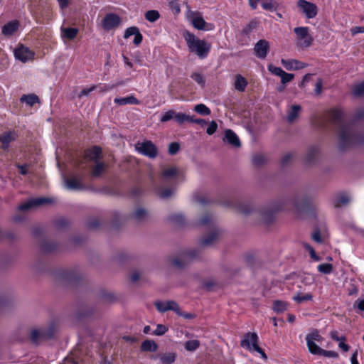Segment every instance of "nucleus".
Here are the masks:
<instances>
[{
  "mask_svg": "<svg viewBox=\"0 0 364 364\" xmlns=\"http://www.w3.org/2000/svg\"><path fill=\"white\" fill-rule=\"evenodd\" d=\"M326 117L331 124L339 128L338 148L341 151L364 147V129L358 128L354 124H346L344 112L341 108L330 109Z\"/></svg>",
  "mask_w": 364,
  "mask_h": 364,
  "instance_id": "1",
  "label": "nucleus"
},
{
  "mask_svg": "<svg viewBox=\"0 0 364 364\" xmlns=\"http://www.w3.org/2000/svg\"><path fill=\"white\" fill-rule=\"evenodd\" d=\"M312 203L311 197L297 196L294 199L281 198L274 201L269 208H264L260 210L262 220L269 224L274 220V214L277 211L288 209L289 205H292L297 211L302 212L307 210Z\"/></svg>",
  "mask_w": 364,
  "mask_h": 364,
  "instance_id": "2",
  "label": "nucleus"
},
{
  "mask_svg": "<svg viewBox=\"0 0 364 364\" xmlns=\"http://www.w3.org/2000/svg\"><path fill=\"white\" fill-rule=\"evenodd\" d=\"M58 329V324L54 321L49 322L45 326L33 328L30 331V341L33 344L38 346L44 341L52 339Z\"/></svg>",
  "mask_w": 364,
  "mask_h": 364,
  "instance_id": "3",
  "label": "nucleus"
},
{
  "mask_svg": "<svg viewBox=\"0 0 364 364\" xmlns=\"http://www.w3.org/2000/svg\"><path fill=\"white\" fill-rule=\"evenodd\" d=\"M183 37L191 53H194L202 59L208 55L211 48L210 43H207L205 40L198 38L194 34L188 31L183 33Z\"/></svg>",
  "mask_w": 364,
  "mask_h": 364,
  "instance_id": "4",
  "label": "nucleus"
},
{
  "mask_svg": "<svg viewBox=\"0 0 364 364\" xmlns=\"http://www.w3.org/2000/svg\"><path fill=\"white\" fill-rule=\"evenodd\" d=\"M200 252L198 250L191 249L183 252L178 256L171 259V264L176 269H181L189 265L194 259L199 257Z\"/></svg>",
  "mask_w": 364,
  "mask_h": 364,
  "instance_id": "5",
  "label": "nucleus"
},
{
  "mask_svg": "<svg viewBox=\"0 0 364 364\" xmlns=\"http://www.w3.org/2000/svg\"><path fill=\"white\" fill-rule=\"evenodd\" d=\"M258 340L259 338L256 333L248 332L244 335V338L240 342V346L243 348L257 352L262 358L266 360L267 356L264 351L258 346Z\"/></svg>",
  "mask_w": 364,
  "mask_h": 364,
  "instance_id": "6",
  "label": "nucleus"
},
{
  "mask_svg": "<svg viewBox=\"0 0 364 364\" xmlns=\"http://www.w3.org/2000/svg\"><path fill=\"white\" fill-rule=\"evenodd\" d=\"M55 279L63 285H72L79 280L80 276L75 270L60 269L55 273Z\"/></svg>",
  "mask_w": 364,
  "mask_h": 364,
  "instance_id": "7",
  "label": "nucleus"
},
{
  "mask_svg": "<svg viewBox=\"0 0 364 364\" xmlns=\"http://www.w3.org/2000/svg\"><path fill=\"white\" fill-rule=\"evenodd\" d=\"M83 176L72 175L69 178L64 177L65 187L71 191L85 190V186L83 184Z\"/></svg>",
  "mask_w": 364,
  "mask_h": 364,
  "instance_id": "8",
  "label": "nucleus"
},
{
  "mask_svg": "<svg viewBox=\"0 0 364 364\" xmlns=\"http://www.w3.org/2000/svg\"><path fill=\"white\" fill-rule=\"evenodd\" d=\"M136 149L141 154L151 159H154L158 155V149L151 141H145L138 143Z\"/></svg>",
  "mask_w": 364,
  "mask_h": 364,
  "instance_id": "9",
  "label": "nucleus"
},
{
  "mask_svg": "<svg viewBox=\"0 0 364 364\" xmlns=\"http://www.w3.org/2000/svg\"><path fill=\"white\" fill-rule=\"evenodd\" d=\"M294 32L297 38L301 41L300 46L302 47H309L313 42V38L309 33L308 27H296L294 29Z\"/></svg>",
  "mask_w": 364,
  "mask_h": 364,
  "instance_id": "10",
  "label": "nucleus"
},
{
  "mask_svg": "<svg viewBox=\"0 0 364 364\" xmlns=\"http://www.w3.org/2000/svg\"><path fill=\"white\" fill-rule=\"evenodd\" d=\"M154 305L156 309L161 313H164L167 311H173L176 314H181V311L179 307V305L175 301H155Z\"/></svg>",
  "mask_w": 364,
  "mask_h": 364,
  "instance_id": "11",
  "label": "nucleus"
},
{
  "mask_svg": "<svg viewBox=\"0 0 364 364\" xmlns=\"http://www.w3.org/2000/svg\"><path fill=\"white\" fill-rule=\"evenodd\" d=\"M297 6L308 18H313L317 15L318 8L316 5L313 3L306 0H299Z\"/></svg>",
  "mask_w": 364,
  "mask_h": 364,
  "instance_id": "12",
  "label": "nucleus"
},
{
  "mask_svg": "<svg viewBox=\"0 0 364 364\" xmlns=\"http://www.w3.org/2000/svg\"><path fill=\"white\" fill-rule=\"evenodd\" d=\"M269 43L265 39L258 41L254 46L255 56L260 59H264L269 51Z\"/></svg>",
  "mask_w": 364,
  "mask_h": 364,
  "instance_id": "13",
  "label": "nucleus"
},
{
  "mask_svg": "<svg viewBox=\"0 0 364 364\" xmlns=\"http://www.w3.org/2000/svg\"><path fill=\"white\" fill-rule=\"evenodd\" d=\"M14 55L18 60L26 63L33 59L34 53L28 48L20 45L14 51Z\"/></svg>",
  "mask_w": 364,
  "mask_h": 364,
  "instance_id": "14",
  "label": "nucleus"
},
{
  "mask_svg": "<svg viewBox=\"0 0 364 364\" xmlns=\"http://www.w3.org/2000/svg\"><path fill=\"white\" fill-rule=\"evenodd\" d=\"M18 138V134L14 130H9L8 132H4L0 134V142L1 143V149L7 150L10 144Z\"/></svg>",
  "mask_w": 364,
  "mask_h": 364,
  "instance_id": "15",
  "label": "nucleus"
},
{
  "mask_svg": "<svg viewBox=\"0 0 364 364\" xmlns=\"http://www.w3.org/2000/svg\"><path fill=\"white\" fill-rule=\"evenodd\" d=\"M121 19L119 16L115 14H107L102 21V26L105 30H111L119 26Z\"/></svg>",
  "mask_w": 364,
  "mask_h": 364,
  "instance_id": "16",
  "label": "nucleus"
},
{
  "mask_svg": "<svg viewBox=\"0 0 364 364\" xmlns=\"http://www.w3.org/2000/svg\"><path fill=\"white\" fill-rule=\"evenodd\" d=\"M228 205L234 208L239 213L245 215H250L254 210V207L252 203H245L242 201H231L230 203L228 204Z\"/></svg>",
  "mask_w": 364,
  "mask_h": 364,
  "instance_id": "17",
  "label": "nucleus"
},
{
  "mask_svg": "<svg viewBox=\"0 0 364 364\" xmlns=\"http://www.w3.org/2000/svg\"><path fill=\"white\" fill-rule=\"evenodd\" d=\"M193 26L198 30H205L206 22L199 12L190 11L188 16Z\"/></svg>",
  "mask_w": 364,
  "mask_h": 364,
  "instance_id": "18",
  "label": "nucleus"
},
{
  "mask_svg": "<svg viewBox=\"0 0 364 364\" xmlns=\"http://www.w3.org/2000/svg\"><path fill=\"white\" fill-rule=\"evenodd\" d=\"M51 203V200L48 198H37L34 199H31L28 200L27 203H25L21 205L18 208L21 210H28L32 207L39 206L46 203Z\"/></svg>",
  "mask_w": 364,
  "mask_h": 364,
  "instance_id": "19",
  "label": "nucleus"
},
{
  "mask_svg": "<svg viewBox=\"0 0 364 364\" xmlns=\"http://www.w3.org/2000/svg\"><path fill=\"white\" fill-rule=\"evenodd\" d=\"M281 63L283 66L288 70H299L306 67V64L304 63L294 59H282Z\"/></svg>",
  "mask_w": 364,
  "mask_h": 364,
  "instance_id": "20",
  "label": "nucleus"
},
{
  "mask_svg": "<svg viewBox=\"0 0 364 364\" xmlns=\"http://www.w3.org/2000/svg\"><path fill=\"white\" fill-rule=\"evenodd\" d=\"M19 27V22L14 20L6 23L1 28V33L5 36H12Z\"/></svg>",
  "mask_w": 364,
  "mask_h": 364,
  "instance_id": "21",
  "label": "nucleus"
},
{
  "mask_svg": "<svg viewBox=\"0 0 364 364\" xmlns=\"http://www.w3.org/2000/svg\"><path fill=\"white\" fill-rule=\"evenodd\" d=\"M224 140H225L228 144L234 147H240L241 146V143L238 136L231 129H227L225 132Z\"/></svg>",
  "mask_w": 364,
  "mask_h": 364,
  "instance_id": "22",
  "label": "nucleus"
},
{
  "mask_svg": "<svg viewBox=\"0 0 364 364\" xmlns=\"http://www.w3.org/2000/svg\"><path fill=\"white\" fill-rule=\"evenodd\" d=\"M159 358L162 364H172L175 362L176 354L175 353H161L152 355L151 359Z\"/></svg>",
  "mask_w": 364,
  "mask_h": 364,
  "instance_id": "23",
  "label": "nucleus"
},
{
  "mask_svg": "<svg viewBox=\"0 0 364 364\" xmlns=\"http://www.w3.org/2000/svg\"><path fill=\"white\" fill-rule=\"evenodd\" d=\"M40 250L43 253H51L57 250L58 245L54 242H49L47 240H41L39 242Z\"/></svg>",
  "mask_w": 364,
  "mask_h": 364,
  "instance_id": "24",
  "label": "nucleus"
},
{
  "mask_svg": "<svg viewBox=\"0 0 364 364\" xmlns=\"http://www.w3.org/2000/svg\"><path fill=\"white\" fill-rule=\"evenodd\" d=\"M319 149L317 146L310 147L306 154L304 161L306 165H311L315 163Z\"/></svg>",
  "mask_w": 364,
  "mask_h": 364,
  "instance_id": "25",
  "label": "nucleus"
},
{
  "mask_svg": "<svg viewBox=\"0 0 364 364\" xmlns=\"http://www.w3.org/2000/svg\"><path fill=\"white\" fill-rule=\"evenodd\" d=\"M218 230H213L208 235L200 240V246L205 247L212 245L218 239Z\"/></svg>",
  "mask_w": 364,
  "mask_h": 364,
  "instance_id": "26",
  "label": "nucleus"
},
{
  "mask_svg": "<svg viewBox=\"0 0 364 364\" xmlns=\"http://www.w3.org/2000/svg\"><path fill=\"white\" fill-rule=\"evenodd\" d=\"M114 103L117 104L118 105L122 106L125 105H138L139 104V101L133 95L124 97H120V98H115L114 100Z\"/></svg>",
  "mask_w": 364,
  "mask_h": 364,
  "instance_id": "27",
  "label": "nucleus"
},
{
  "mask_svg": "<svg viewBox=\"0 0 364 364\" xmlns=\"http://www.w3.org/2000/svg\"><path fill=\"white\" fill-rule=\"evenodd\" d=\"M140 348L144 352H156L158 345L154 341L147 339L141 343Z\"/></svg>",
  "mask_w": 364,
  "mask_h": 364,
  "instance_id": "28",
  "label": "nucleus"
},
{
  "mask_svg": "<svg viewBox=\"0 0 364 364\" xmlns=\"http://www.w3.org/2000/svg\"><path fill=\"white\" fill-rule=\"evenodd\" d=\"M78 32L79 30L76 28H61L62 38L70 41L74 39Z\"/></svg>",
  "mask_w": 364,
  "mask_h": 364,
  "instance_id": "29",
  "label": "nucleus"
},
{
  "mask_svg": "<svg viewBox=\"0 0 364 364\" xmlns=\"http://www.w3.org/2000/svg\"><path fill=\"white\" fill-rule=\"evenodd\" d=\"M247 85V80L241 75H236L234 82L235 89L240 92H244Z\"/></svg>",
  "mask_w": 364,
  "mask_h": 364,
  "instance_id": "30",
  "label": "nucleus"
},
{
  "mask_svg": "<svg viewBox=\"0 0 364 364\" xmlns=\"http://www.w3.org/2000/svg\"><path fill=\"white\" fill-rule=\"evenodd\" d=\"M301 109V107L298 105H294L291 107V109L287 114V120L291 123L293 122L299 116V114Z\"/></svg>",
  "mask_w": 364,
  "mask_h": 364,
  "instance_id": "31",
  "label": "nucleus"
},
{
  "mask_svg": "<svg viewBox=\"0 0 364 364\" xmlns=\"http://www.w3.org/2000/svg\"><path fill=\"white\" fill-rule=\"evenodd\" d=\"M173 120L178 124H183L185 122L193 121V117L185 113L176 112L174 111Z\"/></svg>",
  "mask_w": 364,
  "mask_h": 364,
  "instance_id": "32",
  "label": "nucleus"
},
{
  "mask_svg": "<svg viewBox=\"0 0 364 364\" xmlns=\"http://www.w3.org/2000/svg\"><path fill=\"white\" fill-rule=\"evenodd\" d=\"M20 101L21 102H26L27 105L30 106H33L36 103H38L40 102L39 97L35 94H29V95H23Z\"/></svg>",
  "mask_w": 364,
  "mask_h": 364,
  "instance_id": "33",
  "label": "nucleus"
},
{
  "mask_svg": "<svg viewBox=\"0 0 364 364\" xmlns=\"http://www.w3.org/2000/svg\"><path fill=\"white\" fill-rule=\"evenodd\" d=\"M132 217L136 221H144L148 218V213L145 209L139 208L132 213Z\"/></svg>",
  "mask_w": 364,
  "mask_h": 364,
  "instance_id": "34",
  "label": "nucleus"
},
{
  "mask_svg": "<svg viewBox=\"0 0 364 364\" xmlns=\"http://www.w3.org/2000/svg\"><path fill=\"white\" fill-rule=\"evenodd\" d=\"M101 153V148L95 146L88 151L87 156L90 160L97 161L100 157Z\"/></svg>",
  "mask_w": 364,
  "mask_h": 364,
  "instance_id": "35",
  "label": "nucleus"
},
{
  "mask_svg": "<svg viewBox=\"0 0 364 364\" xmlns=\"http://www.w3.org/2000/svg\"><path fill=\"white\" fill-rule=\"evenodd\" d=\"M156 193L160 198L168 199L173 196L174 190L169 188H159Z\"/></svg>",
  "mask_w": 364,
  "mask_h": 364,
  "instance_id": "36",
  "label": "nucleus"
},
{
  "mask_svg": "<svg viewBox=\"0 0 364 364\" xmlns=\"http://www.w3.org/2000/svg\"><path fill=\"white\" fill-rule=\"evenodd\" d=\"M178 173V168L175 166L164 168L161 173L163 179L171 178L176 176Z\"/></svg>",
  "mask_w": 364,
  "mask_h": 364,
  "instance_id": "37",
  "label": "nucleus"
},
{
  "mask_svg": "<svg viewBox=\"0 0 364 364\" xmlns=\"http://www.w3.org/2000/svg\"><path fill=\"white\" fill-rule=\"evenodd\" d=\"M258 26V21L256 20H251L242 30V33L248 36L253 31H255Z\"/></svg>",
  "mask_w": 364,
  "mask_h": 364,
  "instance_id": "38",
  "label": "nucleus"
},
{
  "mask_svg": "<svg viewBox=\"0 0 364 364\" xmlns=\"http://www.w3.org/2000/svg\"><path fill=\"white\" fill-rule=\"evenodd\" d=\"M144 17L148 21L154 23L160 18V14L156 10H149L145 13Z\"/></svg>",
  "mask_w": 364,
  "mask_h": 364,
  "instance_id": "39",
  "label": "nucleus"
},
{
  "mask_svg": "<svg viewBox=\"0 0 364 364\" xmlns=\"http://www.w3.org/2000/svg\"><path fill=\"white\" fill-rule=\"evenodd\" d=\"M308 349L309 352L314 355H321V352L323 350L318 345H316L314 342L311 341H307L306 342Z\"/></svg>",
  "mask_w": 364,
  "mask_h": 364,
  "instance_id": "40",
  "label": "nucleus"
},
{
  "mask_svg": "<svg viewBox=\"0 0 364 364\" xmlns=\"http://www.w3.org/2000/svg\"><path fill=\"white\" fill-rule=\"evenodd\" d=\"M349 197L346 194H341L337 196L334 200V206L338 208L341 205H346L349 202Z\"/></svg>",
  "mask_w": 364,
  "mask_h": 364,
  "instance_id": "41",
  "label": "nucleus"
},
{
  "mask_svg": "<svg viewBox=\"0 0 364 364\" xmlns=\"http://www.w3.org/2000/svg\"><path fill=\"white\" fill-rule=\"evenodd\" d=\"M168 220L177 225H182L185 223V218L181 213L173 214L168 216Z\"/></svg>",
  "mask_w": 364,
  "mask_h": 364,
  "instance_id": "42",
  "label": "nucleus"
},
{
  "mask_svg": "<svg viewBox=\"0 0 364 364\" xmlns=\"http://www.w3.org/2000/svg\"><path fill=\"white\" fill-rule=\"evenodd\" d=\"M198 340H189L185 343V349L188 351H194L200 346Z\"/></svg>",
  "mask_w": 364,
  "mask_h": 364,
  "instance_id": "43",
  "label": "nucleus"
},
{
  "mask_svg": "<svg viewBox=\"0 0 364 364\" xmlns=\"http://www.w3.org/2000/svg\"><path fill=\"white\" fill-rule=\"evenodd\" d=\"M295 157L294 153H287L285 154L281 159V165L283 167L289 166L291 161H293Z\"/></svg>",
  "mask_w": 364,
  "mask_h": 364,
  "instance_id": "44",
  "label": "nucleus"
},
{
  "mask_svg": "<svg viewBox=\"0 0 364 364\" xmlns=\"http://www.w3.org/2000/svg\"><path fill=\"white\" fill-rule=\"evenodd\" d=\"M353 95L355 97H363L364 95V81L354 85Z\"/></svg>",
  "mask_w": 364,
  "mask_h": 364,
  "instance_id": "45",
  "label": "nucleus"
},
{
  "mask_svg": "<svg viewBox=\"0 0 364 364\" xmlns=\"http://www.w3.org/2000/svg\"><path fill=\"white\" fill-rule=\"evenodd\" d=\"M105 170V165L102 162L97 164L92 168V176L93 177H99Z\"/></svg>",
  "mask_w": 364,
  "mask_h": 364,
  "instance_id": "46",
  "label": "nucleus"
},
{
  "mask_svg": "<svg viewBox=\"0 0 364 364\" xmlns=\"http://www.w3.org/2000/svg\"><path fill=\"white\" fill-rule=\"evenodd\" d=\"M323 338L319 334L318 331L317 330H313L310 333L306 335V340L307 341H311L312 342L318 341L321 342L322 341Z\"/></svg>",
  "mask_w": 364,
  "mask_h": 364,
  "instance_id": "47",
  "label": "nucleus"
},
{
  "mask_svg": "<svg viewBox=\"0 0 364 364\" xmlns=\"http://www.w3.org/2000/svg\"><path fill=\"white\" fill-rule=\"evenodd\" d=\"M194 111L201 115H209L210 114V109L203 104L196 105Z\"/></svg>",
  "mask_w": 364,
  "mask_h": 364,
  "instance_id": "48",
  "label": "nucleus"
},
{
  "mask_svg": "<svg viewBox=\"0 0 364 364\" xmlns=\"http://www.w3.org/2000/svg\"><path fill=\"white\" fill-rule=\"evenodd\" d=\"M261 5L263 9L270 11H275L278 6L277 3L274 0L263 1Z\"/></svg>",
  "mask_w": 364,
  "mask_h": 364,
  "instance_id": "49",
  "label": "nucleus"
},
{
  "mask_svg": "<svg viewBox=\"0 0 364 364\" xmlns=\"http://www.w3.org/2000/svg\"><path fill=\"white\" fill-rule=\"evenodd\" d=\"M333 267L330 263H323L318 266V270L319 272L328 274L333 271Z\"/></svg>",
  "mask_w": 364,
  "mask_h": 364,
  "instance_id": "50",
  "label": "nucleus"
},
{
  "mask_svg": "<svg viewBox=\"0 0 364 364\" xmlns=\"http://www.w3.org/2000/svg\"><path fill=\"white\" fill-rule=\"evenodd\" d=\"M287 303L282 301H275L273 304V309L277 313H281L287 309Z\"/></svg>",
  "mask_w": 364,
  "mask_h": 364,
  "instance_id": "51",
  "label": "nucleus"
},
{
  "mask_svg": "<svg viewBox=\"0 0 364 364\" xmlns=\"http://www.w3.org/2000/svg\"><path fill=\"white\" fill-rule=\"evenodd\" d=\"M266 158L262 154H255L252 156V164L256 166L263 165L266 162Z\"/></svg>",
  "mask_w": 364,
  "mask_h": 364,
  "instance_id": "52",
  "label": "nucleus"
},
{
  "mask_svg": "<svg viewBox=\"0 0 364 364\" xmlns=\"http://www.w3.org/2000/svg\"><path fill=\"white\" fill-rule=\"evenodd\" d=\"M100 298L105 302H112L114 300V296L112 293L104 290L100 291Z\"/></svg>",
  "mask_w": 364,
  "mask_h": 364,
  "instance_id": "53",
  "label": "nucleus"
},
{
  "mask_svg": "<svg viewBox=\"0 0 364 364\" xmlns=\"http://www.w3.org/2000/svg\"><path fill=\"white\" fill-rule=\"evenodd\" d=\"M312 295L311 294H298L296 296H294V300L297 303L300 304L305 301L311 300Z\"/></svg>",
  "mask_w": 364,
  "mask_h": 364,
  "instance_id": "54",
  "label": "nucleus"
},
{
  "mask_svg": "<svg viewBox=\"0 0 364 364\" xmlns=\"http://www.w3.org/2000/svg\"><path fill=\"white\" fill-rule=\"evenodd\" d=\"M191 77L194 81H196L198 85H200L201 86H204L205 85V79H204L203 75H201L200 73H193L191 74Z\"/></svg>",
  "mask_w": 364,
  "mask_h": 364,
  "instance_id": "55",
  "label": "nucleus"
},
{
  "mask_svg": "<svg viewBox=\"0 0 364 364\" xmlns=\"http://www.w3.org/2000/svg\"><path fill=\"white\" fill-rule=\"evenodd\" d=\"M173 115L174 110L169 109L168 111L166 112L164 114L161 115L160 121L161 122H166L168 121L173 119Z\"/></svg>",
  "mask_w": 364,
  "mask_h": 364,
  "instance_id": "56",
  "label": "nucleus"
},
{
  "mask_svg": "<svg viewBox=\"0 0 364 364\" xmlns=\"http://www.w3.org/2000/svg\"><path fill=\"white\" fill-rule=\"evenodd\" d=\"M268 70L273 75L277 76H281L284 73V70L279 67H276L272 64L268 65Z\"/></svg>",
  "mask_w": 364,
  "mask_h": 364,
  "instance_id": "57",
  "label": "nucleus"
},
{
  "mask_svg": "<svg viewBox=\"0 0 364 364\" xmlns=\"http://www.w3.org/2000/svg\"><path fill=\"white\" fill-rule=\"evenodd\" d=\"M281 82L283 85H285L289 82H291L294 78V75L292 73H287L284 72V73L280 76Z\"/></svg>",
  "mask_w": 364,
  "mask_h": 364,
  "instance_id": "58",
  "label": "nucleus"
},
{
  "mask_svg": "<svg viewBox=\"0 0 364 364\" xmlns=\"http://www.w3.org/2000/svg\"><path fill=\"white\" fill-rule=\"evenodd\" d=\"M168 331V328L163 324H158L156 328L154 331V334L156 336H163Z\"/></svg>",
  "mask_w": 364,
  "mask_h": 364,
  "instance_id": "59",
  "label": "nucleus"
},
{
  "mask_svg": "<svg viewBox=\"0 0 364 364\" xmlns=\"http://www.w3.org/2000/svg\"><path fill=\"white\" fill-rule=\"evenodd\" d=\"M138 31H139V29L137 27H136V26L129 27L126 29L124 35V38H128L131 36H135Z\"/></svg>",
  "mask_w": 364,
  "mask_h": 364,
  "instance_id": "60",
  "label": "nucleus"
},
{
  "mask_svg": "<svg viewBox=\"0 0 364 364\" xmlns=\"http://www.w3.org/2000/svg\"><path fill=\"white\" fill-rule=\"evenodd\" d=\"M180 149V144L178 142H172L168 146V153L171 155H175Z\"/></svg>",
  "mask_w": 364,
  "mask_h": 364,
  "instance_id": "61",
  "label": "nucleus"
},
{
  "mask_svg": "<svg viewBox=\"0 0 364 364\" xmlns=\"http://www.w3.org/2000/svg\"><path fill=\"white\" fill-rule=\"evenodd\" d=\"M355 121H363L364 120V107L358 108L354 114Z\"/></svg>",
  "mask_w": 364,
  "mask_h": 364,
  "instance_id": "62",
  "label": "nucleus"
},
{
  "mask_svg": "<svg viewBox=\"0 0 364 364\" xmlns=\"http://www.w3.org/2000/svg\"><path fill=\"white\" fill-rule=\"evenodd\" d=\"M213 222V217L210 214L204 215L199 221L201 225H207Z\"/></svg>",
  "mask_w": 364,
  "mask_h": 364,
  "instance_id": "63",
  "label": "nucleus"
},
{
  "mask_svg": "<svg viewBox=\"0 0 364 364\" xmlns=\"http://www.w3.org/2000/svg\"><path fill=\"white\" fill-rule=\"evenodd\" d=\"M218 129V124L215 121H212L208 128L206 129V133L209 135L214 134Z\"/></svg>",
  "mask_w": 364,
  "mask_h": 364,
  "instance_id": "64",
  "label": "nucleus"
}]
</instances>
